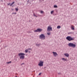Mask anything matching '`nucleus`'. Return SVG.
Instances as JSON below:
<instances>
[{"label": "nucleus", "mask_w": 77, "mask_h": 77, "mask_svg": "<svg viewBox=\"0 0 77 77\" xmlns=\"http://www.w3.org/2000/svg\"><path fill=\"white\" fill-rule=\"evenodd\" d=\"M10 5V4H8V5Z\"/></svg>", "instance_id": "7c9ffc66"}, {"label": "nucleus", "mask_w": 77, "mask_h": 77, "mask_svg": "<svg viewBox=\"0 0 77 77\" xmlns=\"http://www.w3.org/2000/svg\"><path fill=\"white\" fill-rule=\"evenodd\" d=\"M52 27H51V26H49L48 27L47 31L48 32H50V31H52Z\"/></svg>", "instance_id": "39448f33"}, {"label": "nucleus", "mask_w": 77, "mask_h": 77, "mask_svg": "<svg viewBox=\"0 0 77 77\" xmlns=\"http://www.w3.org/2000/svg\"><path fill=\"white\" fill-rule=\"evenodd\" d=\"M62 60H64V62H65V61H66V60H67L66 59H65V58H62Z\"/></svg>", "instance_id": "9b49d317"}, {"label": "nucleus", "mask_w": 77, "mask_h": 77, "mask_svg": "<svg viewBox=\"0 0 77 77\" xmlns=\"http://www.w3.org/2000/svg\"><path fill=\"white\" fill-rule=\"evenodd\" d=\"M47 34L48 35H50L51 33H50V32H48L47 33Z\"/></svg>", "instance_id": "aec40b11"}, {"label": "nucleus", "mask_w": 77, "mask_h": 77, "mask_svg": "<svg viewBox=\"0 0 77 77\" xmlns=\"http://www.w3.org/2000/svg\"><path fill=\"white\" fill-rule=\"evenodd\" d=\"M53 13H54V11H51V14H53Z\"/></svg>", "instance_id": "dca6fc26"}, {"label": "nucleus", "mask_w": 77, "mask_h": 77, "mask_svg": "<svg viewBox=\"0 0 77 77\" xmlns=\"http://www.w3.org/2000/svg\"><path fill=\"white\" fill-rule=\"evenodd\" d=\"M15 3V2H13L10 5V6H11L12 5H13V4H14Z\"/></svg>", "instance_id": "4468645a"}, {"label": "nucleus", "mask_w": 77, "mask_h": 77, "mask_svg": "<svg viewBox=\"0 0 77 77\" xmlns=\"http://www.w3.org/2000/svg\"><path fill=\"white\" fill-rule=\"evenodd\" d=\"M58 74H60V73H58Z\"/></svg>", "instance_id": "cd10ccee"}, {"label": "nucleus", "mask_w": 77, "mask_h": 77, "mask_svg": "<svg viewBox=\"0 0 77 77\" xmlns=\"http://www.w3.org/2000/svg\"><path fill=\"white\" fill-rule=\"evenodd\" d=\"M11 62H12L11 61H10V62H7V63L9 64V63H11Z\"/></svg>", "instance_id": "4be33fe9"}, {"label": "nucleus", "mask_w": 77, "mask_h": 77, "mask_svg": "<svg viewBox=\"0 0 77 77\" xmlns=\"http://www.w3.org/2000/svg\"><path fill=\"white\" fill-rule=\"evenodd\" d=\"M28 50L27 49H26V50H25L26 53H27L28 52Z\"/></svg>", "instance_id": "a211bd4d"}, {"label": "nucleus", "mask_w": 77, "mask_h": 77, "mask_svg": "<svg viewBox=\"0 0 77 77\" xmlns=\"http://www.w3.org/2000/svg\"><path fill=\"white\" fill-rule=\"evenodd\" d=\"M41 45V44H36L35 45L36 46H37L38 47H39V46H40Z\"/></svg>", "instance_id": "f8f14e48"}, {"label": "nucleus", "mask_w": 77, "mask_h": 77, "mask_svg": "<svg viewBox=\"0 0 77 77\" xmlns=\"http://www.w3.org/2000/svg\"><path fill=\"white\" fill-rule=\"evenodd\" d=\"M14 14H17V13L16 12L14 13Z\"/></svg>", "instance_id": "bb28decb"}, {"label": "nucleus", "mask_w": 77, "mask_h": 77, "mask_svg": "<svg viewBox=\"0 0 77 77\" xmlns=\"http://www.w3.org/2000/svg\"><path fill=\"white\" fill-rule=\"evenodd\" d=\"M33 16H34V17H38V16H36L35 13H33Z\"/></svg>", "instance_id": "2eb2a0df"}, {"label": "nucleus", "mask_w": 77, "mask_h": 77, "mask_svg": "<svg viewBox=\"0 0 77 77\" xmlns=\"http://www.w3.org/2000/svg\"><path fill=\"white\" fill-rule=\"evenodd\" d=\"M57 29H60L61 28V26H58L57 27Z\"/></svg>", "instance_id": "ddd939ff"}, {"label": "nucleus", "mask_w": 77, "mask_h": 77, "mask_svg": "<svg viewBox=\"0 0 77 77\" xmlns=\"http://www.w3.org/2000/svg\"><path fill=\"white\" fill-rule=\"evenodd\" d=\"M28 50H31V49L30 48H29V49H28Z\"/></svg>", "instance_id": "c756f323"}, {"label": "nucleus", "mask_w": 77, "mask_h": 77, "mask_svg": "<svg viewBox=\"0 0 77 77\" xmlns=\"http://www.w3.org/2000/svg\"><path fill=\"white\" fill-rule=\"evenodd\" d=\"M12 14H14V13H12Z\"/></svg>", "instance_id": "c85d7f7f"}, {"label": "nucleus", "mask_w": 77, "mask_h": 77, "mask_svg": "<svg viewBox=\"0 0 77 77\" xmlns=\"http://www.w3.org/2000/svg\"><path fill=\"white\" fill-rule=\"evenodd\" d=\"M44 64V62L42 61H40L39 63L38 64V65L40 66H43Z\"/></svg>", "instance_id": "423d86ee"}, {"label": "nucleus", "mask_w": 77, "mask_h": 77, "mask_svg": "<svg viewBox=\"0 0 77 77\" xmlns=\"http://www.w3.org/2000/svg\"><path fill=\"white\" fill-rule=\"evenodd\" d=\"M15 9L16 11H18V8H16Z\"/></svg>", "instance_id": "6ab92c4d"}, {"label": "nucleus", "mask_w": 77, "mask_h": 77, "mask_svg": "<svg viewBox=\"0 0 77 77\" xmlns=\"http://www.w3.org/2000/svg\"><path fill=\"white\" fill-rule=\"evenodd\" d=\"M42 29H38L36 30H35L34 31V32H42Z\"/></svg>", "instance_id": "0eeeda50"}, {"label": "nucleus", "mask_w": 77, "mask_h": 77, "mask_svg": "<svg viewBox=\"0 0 77 77\" xmlns=\"http://www.w3.org/2000/svg\"><path fill=\"white\" fill-rule=\"evenodd\" d=\"M24 64H25L24 63H23L21 64L20 65H21V66H22V65H24Z\"/></svg>", "instance_id": "5701e85b"}, {"label": "nucleus", "mask_w": 77, "mask_h": 77, "mask_svg": "<svg viewBox=\"0 0 77 77\" xmlns=\"http://www.w3.org/2000/svg\"><path fill=\"white\" fill-rule=\"evenodd\" d=\"M39 38L40 39L44 40V39H45V35H44V34H42L39 35Z\"/></svg>", "instance_id": "20e7f679"}, {"label": "nucleus", "mask_w": 77, "mask_h": 77, "mask_svg": "<svg viewBox=\"0 0 77 77\" xmlns=\"http://www.w3.org/2000/svg\"><path fill=\"white\" fill-rule=\"evenodd\" d=\"M66 39L69 41H74V38H72L70 36H68L66 37Z\"/></svg>", "instance_id": "f03ea898"}, {"label": "nucleus", "mask_w": 77, "mask_h": 77, "mask_svg": "<svg viewBox=\"0 0 77 77\" xmlns=\"http://www.w3.org/2000/svg\"><path fill=\"white\" fill-rule=\"evenodd\" d=\"M72 33V32H69L68 33V34H71Z\"/></svg>", "instance_id": "b1692460"}, {"label": "nucleus", "mask_w": 77, "mask_h": 77, "mask_svg": "<svg viewBox=\"0 0 77 77\" xmlns=\"http://www.w3.org/2000/svg\"><path fill=\"white\" fill-rule=\"evenodd\" d=\"M64 56H65L66 57H69V54L67 53L65 54Z\"/></svg>", "instance_id": "9d476101"}, {"label": "nucleus", "mask_w": 77, "mask_h": 77, "mask_svg": "<svg viewBox=\"0 0 77 77\" xmlns=\"http://www.w3.org/2000/svg\"><path fill=\"white\" fill-rule=\"evenodd\" d=\"M19 56H21L20 57V58L21 59H24V58H25V56L24 55H26V54L23 53H20L18 54Z\"/></svg>", "instance_id": "f257e3e1"}, {"label": "nucleus", "mask_w": 77, "mask_h": 77, "mask_svg": "<svg viewBox=\"0 0 77 77\" xmlns=\"http://www.w3.org/2000/svg\"><path fill=\"white\" fill-rule=\"evenodd\" d=\"M40 13L41 14H43V13H44V11H40Z\"/></svg>", "instance_id": "412c9836"}, {"label": "nucleus", "mask_w": 77, "mask_h": 77, "mask_svg": "<svg viewBox=\"0 0 77 77\" xmlns=\"http://www.w3.org/2000/svg\"><path fill=\"white\" fill-rule=\"evenodd\" d=\"M53 54L54 56V57H56L57 56H58V54L56 52H53Z\"/></svg>", "instance_id": "6e6552de"}, {"label": "nucleus", "mask_w": 77, "mask_h": 77, "mask_svg": "<svg viewBox=\"0 0 77 77\" xmlns=\"http://www.w3.org/2000/svg\"><path fill=\"white\" fill-rule=\"evenodd\" d=\"M16 77H17V76H16Z\"/></svg>", "instance_id": "473e14b6"}, {"label": "nucleus", "mask_w": 77, "mask_h": 77, "mask_svg": "<svg viewBox=\"0 0 77 77\" xmlns=\"http://www.w3.org/2000/svg\"><path fill=\"white\" fill-rule=\"evenodd\" d=\"M40 2H42V1H44V0H40Z\"/></svg>", "instance_id": "393cba45"}, {"label": "nucleus", "mask_w": 77, "mask_h": 77, "mask_svg": "<svg viewBox=\"0 0 77 77\" xmlns=\"http://www.w3.org/2000/svg\"><path fill=\"white\" fill-rule=\"evenodd\" d=\"M54 8H57V5H55L54 6Z\"/></svg>", "instance_id": "f3484780"}, {"label": "nucleus", "mask_w": 77, "mask_h": 77, "mask_svg": "<svg viewBox=\"0 0 77 77\" xmlns=\"http://www.w3.org/2000/svg\"><path fill=\"white\" fill-rule=\"evenodd\" d=\"M38 15L39 16H40V15Z\"/></svg>", "instance_id": "2f4dec72"}, {"label": "nucleus", "mask_w": 77, "mask_h": 77, "mask_svg": "<svg viewBox=\"0 0 77 77\" xmlns=\"http://www.w3.org/2000/svg\"><path fill=\"white\" fill-rule=\"evenodd\" d=\"M41 73H40L39 74V75H41Z\"/></svg>", "instance_id": "a878e982"}, {"label": "nucleus", "mask_w": 77, "mask_h": 77, "mask_svg": "<svg viewBox=\"0 0 77 77\" xmlns=\"http://www.w3.org/2000/svg\"><path fill=\"white\" fill-rule=\"evenodd\" d=\"M70 28L71 29H72L73 30H75V29L74 28V26L72 25H71Z\"/></svg>", "instance_id": "1a4fd4ad"}, {"label": "nucleus", "mask_w": 77, "mask_h": 77, "mask_svg": "<svg viewBox=\"0 0 77 77\" xmlns=\"http://www.w3.org/2000/svg\"><path fill=\"white\" fill-rule=\"evenodd\" d=\"M68 45L70 47H72V48H75L76 47L75 44L73 43H69L68 44Z\"/></svg>", "instance_id": "7ed1b4c3"}]
</instances>
